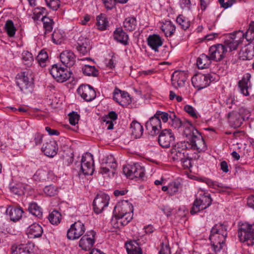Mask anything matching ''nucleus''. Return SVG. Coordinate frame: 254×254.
<instances>
[{"label": "nucleus", "instance_id": "obj_1", "mask_svg": "<svg viewBox=\"0 0 254 254\" xmlns=\"http://www.w3.org/2000/svg\"><path fill=\"white\" fill-rule=\"evenodd\" d=\"M185 129L183 135L188 139V146L198 152L205 151L207 149L205 142L199 131L193 126L187 122L184 124Z\"/></svg>", "mask_w": 254, "mask_h": 254}, {"label": "nucleus", "instance_id": "obj_2", "mask_svg": "<svg viewBox=\"0 0 254 254\" xmlns=\"http://www.w3.org/2000/svg\"><path fill=\"white\" fill-rule=\"evenodd\" d=\"M227 236V226L223 223L215 224L211 229L209 240L215 252L220 251Z\"/></svg>", "mask_w": 254, "mask_h": 254}, {"label": "nucleus", "instance_id": "obj_3", "mask_svg": "<svg viewBox=\"0 0 254 254\" xmlns=\"http://www.w3.org/2000/svg\"><path fill=\"white\" fill-rule=\"evenodd\" d=\"M238 237L240 240L248 246L254 245V225L248 223L239 224Z\"/></svg>", "mask_w": 254, "mask_h": 254}, {"label": "nucleus", "instance_id": "obj_4", "mask_svg": "<svg viewBox=\"0 0 254 254\" xmlns=\"http://www.w3.org/2000/svg\"><path fill=\"white\" fill-rule=\"evenodd\" d=\"M16 84L20 90L25 93H31L33 89V78L31 73L24 71L17 75Z\"/></svg>", "mask_w": 254, "mask_h": 254}, {"label": "nucleus", "instance_id": "obj_5", "mask_svg": "<svg viewBox=\"0 0 254 254\" xmlns=\"http://www.w3.org/2000/svg\"><path fill=\"white\" fill-rule=\"evenodd\" d=\"M145 169L138 163L133 165L128 164L124 166L123 173L131 179H142L144 176Z\"/></svg>", "mask_w": 254, "mask_h": 254}, {"label": "nucleus", "instance_id": "obj_6", "mask_svg": "<svg viewBox=\"0 0 254 254\" xmlns=\"http://www.w3.org/2000/svg\"><path fill=\"white\" fill-rule=\"evenodd\" d=\"M118 223L122 226L127 225L133 217V206L130 204L123 205L121 211L116 216Z\"/></svg>", "mask_w": 254, "mask_h": 254}, {"label": "nucleus", "instance_id": "obj_7", "mask_svg": "<svg viewBox=\"0 0 254 254\" xmlns=\"http://www.w3.org/2000/svg\"><path fill=\"white\" fill-rule=\"evenodd\" d=\"M80 169L84 175H92L94 171V160L93 155L89 153H86L82 155Z\"/></svg>", "mask_w": 254, "mask_h": 254}, {"label": "nucleus", "instance_id": "obj_8", "mask_svg": "<svg viewBox=\"0 0 254 254\" xmlns=\"http://www.w3.org/2000/svg\"><path fill=\"white\" fill-rule=\"evenodd\" d=\"M188 148V142L184 141L178 143L171 150V156L172 159L177 162L184 159V157L188 155L186 150Z\"/></svg>", "mask_w": 254, "mask_h": 254}, {"label": "nucleus", "instance_id": "obj_9", "mask_svg": "<svg viewBox=\"0 0 254 254\" xmlns=\"http://www.w3.org/2000/svg\"><path fill=\"white\" fill-rule=\"evenodd\" d=\"M213 80L214 78L209 74L198 73L194 75L191 78L192 85L198 90L206 87L209 85L210 82Z\"/></svg>", "mask_w": 254, "mask_h": 254}, {"label": "nucleus", "instance_id": "obj_10", "mask_svg": "<svg viewBox=\"0 0 254 254\" xmlns=\"http://www.w3.org/2000/svg\"><path fill=\"white\" fill-rule=\"evenodd\" d=\"M50 73L59 82H64L68 80L71 76V72L67 69L59 66L57 64L52 66Z\"/></svg>", "mask_w": 254, "mask_h": 254}, {"label": "nucleus", "instance_id": "obj_11", "mask_svg": "<svg viewBox=\"0 0 254 254\" xmlns=\"http://www.w3.org/2000/svg\"><path fill=\"white\" fill-rule=\"evenodd\" d=\"M212 201L210 195H203L200 198L195 199L190 211L191 214H195L201 210L207 208L211 205Z\"/></svg>", "mask_w": 254, "mask_h": 254}, {"label": "nucleus", "instance_id": "obj_12", "mask_svg": "<svg viewBox=\"0 0 254 254\" xmlns=\"http://www.w3.org/2000/svg\"><path fill=\"white\" fill-rule=\"evenodd\" d=\"M85 231L84 224L80 221L74 222L67 232V238L69 240H76L83 235Z\"/></svg>", "mask_w": 254, "mask_h": 254}, {"label": "nucleus", "instance_id": "obj_13", "mask_svg": "<svg viewBox=\"0 0 254 254\" xmlns=\"http://www.w3.org/2000/svg\"><path fill=\"white\" fill-rule=\"evenodd\" d=\"M158 142L163 148H168L175 143V136L170 129H163L158 137Z\"/></svg>", "mask_w": 254, "mask_h": 254}, {"label": "nucleus", "instance_id": "obj_14", "mask_svg": "<svg viewBox=\"0 0 254 254\" xmlns=\"http://www.w3.org/2000/svg\"><path fill=\"white\" fill-rule=\"evenodd\" d=\"M110 200V196L105 193H100L97 195L93 202V210L95 213H101L104 209L108 206Z\"/></svg>", "mask_w": 254, "mask_h": 254}, {"label": "nucleus", "instance_id": "obj_15", "mask_svg": "<svg viewBox=\"0 0 254 254\" xmlns=\"http://www.w3.org/2000/svg\"><path fill=\"white\" fill-rule=\"evenodd\" d=\"M226 50L223 44H216L209 49V56L212 61L216 62L222 60L225 57Z\"/></svg>", "mask_w": 254, "mask_h": 254}, {"label": "nucleus", "instance_id": "obj_16", "mask_svg": "<svg viewBox=\"0 0 254 254\" xmlns=\"http://www.w3.org/2000/svg\"><path fill=\"white\" fill-rule=\"evenodd\" d=\"M77 93L85 101L90 102L96 97V92L93 88L89 85H81L77 89Z\"/></svg>", "mask_w": 254, "mask_h": 254}, {"label": "nucleus", "instance_id": "obj_17", "mask_svg": "<svg viewBox=\"0 0 254 254\" xmlns=\"http://www.w3.org/2000/svg\"><path fill=\"white\" fill-rule=\"evenodd\" d=\"M96 233L91 231L84 235L79 242V246L84 251H89L93 247L95 243Z\"/></svg>", "mask_w": 254, "mask_h": 254}, {"label": "nucleus", "instance_id": "obj_18", "mask_svg": "<svg viewBox=\"0 0 254 254\" xmlns=\"http://www.w3.org/2000/svg\"><path fill=\"white\" fill-rule=\"evenodd\" d=\"M145 127L149 134L155 135L162 128L161 121L154 115L146 123Z\"/></svg>", "mask_w": 254, "mask_h": 254}, {"label": "nucleus", "instance_id": "obj_19", "mask_svg": "<svg viewBox=\"0 0 254 254\" xmlns=\"http://www.w3.org/2000/svg\"><path fill=\"white\" fill-rule=\"evenodd\" d=\"M188 78L187 74L184 71H176L172 76V83L175 88L183 87Z\"/></svg>", "mask_w": 254, "mask_h": 254}, {"label": "nucleus", "instance_id": "obj_20", "mask_svg": "<svg viewBox=\"0 0 254 254\" xmlns=\"http://www.w3.org/2000/svg\"><path fill=\"white\" fill-rule=\"evenodd\" d=\"M44 154L50 157H53L57 154L58 147L57 142L50 140L44 143L41 149Z\"/></svg>", "mask_w": 254, "mask_h": 254}, {"label": "nucleus", "instance_id": "obj_21", "mask_svg": "<svg viewBox=\"0 0 254 254\" xmlns=\"http://www.w3.org/2000/svg\"><path fill=\"white\" fill-rule=\"evenodd\" d=\"M243 111V109H241L240 113L233 111L228 114L229 123L232 127L237 128L242 125L245 120V117H243L241 114Z\"/></svg>", "mask_w": 254, "mask_h": 254}, {"label": "nucleus", "instance_id": "obj_22", "mask_svg": "<svg viewBox=\"0 0 254 254\" xmlns=\"http://www.w3.org/2000/svg\"><path fill=\"white\" fill-rule=\"evenodd\" d=\"M62 63L67 67L72 66L75 63V56L71 51H63L60 55Z\"/></svg>", "mask_w": 254, "mask_h": 254}, {"label": "nucleus", "instance_id": "obj_23", "mask_svg": "<svg viewBox=\"0 0 254 254\" xmlns=\"http://www.w3.org/2000/svg\"><path fill=\"white\" fill-rule=\"evenodd\" d=\"M77 44V50L83 55L86 54L91 49L89 40L82 36L79 37Z\"/></svg>", "mask_w": 254, "mask_h": 254}, {"label": "nucleus", "instance_id": "obj_24", "mask_svg": "<svg viewBox=\"0 0 254 254\" xmlns=\"http://www.w3.org/2000/svg\"><path fill=\"white\" fill-rule=\"evenodd\" d=\"M147 43L149 46L155 52L158 51V48L163 44L161 38L157 34L150 35L147 38Z\"/></svg>", "mask_w": 254, "mask_h": 254}, {"label": "nucleus", "instance_id": "obj_25", "mask_svg": "<svg viewBox=\"0 0 254 254\" xmlns=\"http://www.w3.org/2000/svg\"><path fill=\"white\" fill-rule=\"evenodd\" d=\"M254 57V49L252 45L250 44L242 48L239 53L240 59L242 60H250Z\"/></svg>", "mask_w": 254, "mask_h": 254}, {"label": "nucleus", "instance_id": "obj_26", "mask_svg": "<svg viewBox=\"0 0 254 254\" xmlns=\"http://www.w3.org/2000/svg\"><path fill=\"white\" fill-rule=\"evenodd\" d=\"M250 78L251 75L249 73H247L238 82V88L240 92L246 96L249 95V87L248 86V83Z\"/></svg>", "mask_w": 254, "mask_h": 254}, {"label": "nucleus", "instance_id": "obj_27", "mask_svg": "<svg viewBox=\"0 0 254 254\" xmlns=\"http://www.w3.org/2000/svg\"><path fill=\"white\" fill-rule=\"evenodd\" d=\"M31 246H33L31 243L20 244L18 246L13 245L11 248V254H30L32 251Z\"/></svg>", "mask_w": 254, "mask_h": 254}, {"label": "nucleus", "instance_id": "obj_28", "mask_svg": "<svg viewBox=\"0 0 254 254\" xmlns=\"http://www.w3.org/2000/svg\"><path fill=\"white\" fill-rule=\"evenodd\" d=\"M6 213L9 214L11 220L15 222L22 217L23 211L20 207L9 206L6 209Z\"/></svg>", "mask_w": 254, "mask_h": 254}, {"label": "nucleus", "instance_id": "obj_29", "mask_svg": "<svg viewBox=\"0 0 254 254\" xmlns=\"http://www.w3.org/2000/svg\"><path fill=\"white\" fill-rule=\"evenodd\" d=\"M114 39L124 45L128 44V36L122 28H118L114 32Z\"/></svg>", "mask_w": 254, "mask_h": 254}, {"label": "nucleus", "instance_id": "obj_30", "mask_svg": "<svg viewBox=\"0 0 254 254\" xmlns=\"http://www.w3.org/2000/svg\"><path fill=\"white\" fill-rule=\"evenodd\" d=\"M43 232L42 227L37 223H33L28 228V233L31 238L40 237Z\"/></svg>", "mask_w": 254, "mask_h": 254}, {"label": "nucleus", "instance_id": "obj_31", "mask_svg": "<svg viewBox=\"0 0 254 254\" xmlns=\"http://www.w3.org/2000/svg\"><path fill=\"white\" fill-rule=\"evenodd\" d=\"M212 61L209 55L202 54L197 58L196 64L199 68H206L211 64Z\"/></svg>", "mask_w": 254, "mask_h": 254}, {"label": "nucleus", "instance_id": "obj_32", "mask_svg": "<svg viewBox=\"0 0 254 254\" xmlns=\"http://www.w3.org/2000/svg\"><path fill=\"white\" fill-rule=\"evenodd\" d=\"M118 115L114 111L110 112L108 114L103 118V121L105 123V126L107 129H113V121L117 119Z\"/></svg>", "mask_w": 254, "mask_h": 254}, {"label": "nucleus", "instance_id": "obj_33", "mask_svg": "<svg viewBox=\"0 0 254 254\" xmlns=\"http://www.w3.org/2000/svg\"><path fill=\"white\" fill-rule=\"evenodd\" d=\"M228 37L240 46L246 39V33L242 30H238L230 34Z\"/></svg>", "mask_w": 254, "mask_h": 254}, {"label": "nucleus", "instance_id": "obj_34", "mask_svg": "<svg viewBox=\"0 0 254 254\" xmlns=\"http://www.w3.org/2000/svg\"><path fill=\"white\" fill-rule=\"evenodd\" d=\"M131 133L135 138L140 137L143 133V128L141 124L136 121H133L130 124Z\"/></svg>", "mask_w": 254, "mask_h": 254}, {"label": "nucleus", "instance_id": "obj_35", "mask_svg": "<svg viewBox=\"0 0 254 254\" xmlns=\"http://www.w3.org/2000/svg\"><path fill=\"white\" fill-rule=\"evenodd\" d=\"M28 210L32 215L39 218L42 217L43 212L42 208L35 202H32L29 204Z\"/></svg>", "mask_w": 254, "mask_h": 254}, {"label": "nucleus", "instance_id": "obj_36", "mask_svg": "<svg viewBox=\"0 0 254 254\" xmlns=\"http://www.w3.org/2000/svg\"><path fill=\"white\" fill-rule=\"evenodd\" d=\"M137 21L133 17H128L126 18L124 22L125 28L129 31H132L136 28Z\"/></svg>", "mask_w": 254, "mask_h": 254}, {"label": "nucleus", "instance_id": "obj_37", "mask_svg": "<svg viewBox=\"0 0 254 254\" xmlns=\"http://www.w3.org/2000/svg\"><path fill=\"white\" fill-rule=\"evenodd\" d=\"M126 246L128 254H142L141 249L135 241L128 243Z\"/></svg>", "mask_w": 254, "mask_h": 254}, {"label": "nucleus", "instance_id": "obj_38", "mask_svg": "<svg viewBox=\"0 0 254 254\" xmlns=\"http://www.w3.org/2000/svg\"><path fill=\"white\" fill-rule=\"evenodd\" d=\"M96 19L98 28L101 30L106 29L109 26V21L106 15L104 14H101L97 17Z\"/></svg>", "mask_w": 254, "mask_h": 254}, {"label": "nucleus", "instance_id": "obj_39", "mask_svg": "<svg viewBox=\"0 0 254 254\" xmlns=\"http://www.w3.org/2000/svg\"><path fill=\"white\" fill-rule=\"evenodd\" d=\"M84 74L87 76H97L98 74V70L94 66L85 65L82 68Z\"/></svg>", "mask_w": 254, "mask_h": 254}, {"label": "nucleus", "instance_id": "obj_40", "mask_svg": "<svg viewBox=\"0 0 254 254\" xmlns=\"http://www.w3.org/2000/svg\"><path fill=\"white\" fill-rule=\"evenodd\" d=\"M42 21L43 22L45 33L51 32L53 30V26L54 23L53 19L46 16H44L42 17Z\"/></svg>", "mask_w": 254, "mask_h": 254}, {"label": "nucleus", "instance_id": "obj_41", "mask_svg": "<svg viewBox=\"0 0 254 254\" xmlns=\"http://www.w3.org/2000/svg\"><path fill=\"white\" fill-rule=\"evenodd\" d=\"M223 47H225L226 50V53L231 52L234 50H236L237 48L239 46L235 42L233 41L229 37L226 39L223 44Z\"/></svg>", "mask_w": 254, "mask_h": 254}, {"label": "nucleus", "instance_id": "obj_42", "mask_svg": "<svg viewBox=\"0 0 254 254\" xmlns=\"http://www.w3.org/2000/svg\"><path fill=\"white\" fill-rule=\"evenodd\" d=\"M176 22L184 30H187L190 26V21L183 15H179L177 17Z\"/></svg>", "mask_w": 254, "mask_h": 254}, {"label": "nucleus", "instance_id": "obj_43", "mask_svg": "<svg viewBox=\"0 0 254 254\" xmlns=\"http://www.w3.org/2000/svg\"><path fill=\"white\" fill-rule=\"evenodd\" d=\"M4 29L8 36L12 37L14 36L16 29L11 20H8L6 22Z\"/></svg>", "mask_w": 254, "mask_h": 254}, {"label": "nucleus", "instance_id": "obj_44", "mask_svg": "<svg viewBox=\"0 0 254 254\" xmlns=\"http://www.w3.org/2000/svg\"><path fill=\"white\" fill-rule=\"evenodd\" d=\"M22 60L25 65L30 66L32 64L33 58L31 53L28 51H24L22 54Z\"/></svg>", "mask_w": 254, "mask_h": 254}, {"label": "nucleus", "instance_id": "obj_45", "mask_svg": "<svg viewBox=\"0 0 254 254\" xmlns=\"http://www.w3.org/2000/svg\"><path fill=\"white\" fill-rule=\"evenodd\" d=\"M64 34L58 30H55L52 34V41L56 44H60L64 39Z\"/></svg>", "mask_w": 254, "mask_h": 254}, {"label": "nucleus", "instance_id": "obj_46", "mask_svg": "<svg viewBox=\"0 0 254 254\" xmlns=\"http://www.w3.org/2000/svg\"><path fill=\"white\" fill-rule=\"evenodd\" d=\"M10 190L14 194L21 195L24 194L25 188L22 184L19 183L11 187Z\"/></svg>", "mask_w": 254, "mask_h": 254}, {"label": "nucleus", "instance_id": "obj_47", "mask_svg": "<svg viewBox=\"0 0 254 254\" xmlns=\"http://www.w3.org/2000/svg\"><path fill=\"white\" fill-rule=\"evenodd\" d=\"M247 41H252L254 40V21L251 22L249 28L245 32Z\"/></svg>", "mask_w": 254, "mask_h": 254}, {"label": "nucleus", "instance_id": "obj_48", "mask_svg": "<svg viewBox=\"0 0 254 254\" xmlns=\"http://www.w3.org/2000/svg\"><path fill=\"white\" fill-rule=\"evenodd\" d=\"M105 163L107 166H109L111 169H113V174L115 173V169L117 167V164L115 159L112 155L108 156L105 161L103 163Z\"/></svg>", "mask_w": 254, "mask_h": 254}, {"label": "nucleus", "instance_id": "obj_49", "mask_svg": "<svg viewBox=\"0 0 254 254\" xmlns=\"http://www.w3.org/2000/svg\"><path fill=\"white\" fill-rule=\"evenodd\" d=\"M61 214L58 211H53L49 216V220L52 224H58L60 222Z\"/></svg>", "mask_w": 254, "mask_h": 254}, {"label": "nucleus", "instance_id": "obj_50", "mask_svg": "<svg viewBox=\"0 0 254 254\" xmlns=\"http://www.w3.org/2000/svg\"><path fill=\"white\" fill-rule=\"evenodd\" d=\"M169 119L171 121V125L173 127L177 128L180 127L182 125V122L179 118L177 117L174 113L170 115Z\"/></svg>", "mask_w": 254, "mask_h": 254}, {"label": "nucleus", "instance_id": "obj_51", "mask_svg": "<svg viewBox=\"0 0 254 254\" xmlns=\"http://www.w3.org/2000/svg\"><path fill=\"white\" fill-rule=\"evenodd\" d=\"M120 94L122 100L120 101V103H121L122 106H126L131 102L130 97L127 92L121 91V93Z\"/></svg>", "mask_w": 254, "mask_h": 254}, {"label": "nucleus", "instance_id": "obj_52", "mask_svg": "<svg viewBox=\"0 0 254 254\" xmlns=\"http://www.w3.org/2000/svg\"><path fill=\"white\" fill-rule=\"evenodd\" d=\"M162 29L164 32L166 36H171L174 34L176 27L174 25L170 22L166 25L165 28H164L163 26Z\"/></svg>", "mask_w": 254, "mask_h": 254}, {"label": "nucleus", "instance_id": "obj_53", "mask_svg": "<svg viewBox=\"0 0 254 254\" xmlns=\"http://www.w3.org/2000/svg\"><path fill=\"white\" fill-rule=\"evenodd\" d=\"M47 6L53 10H57L60 6L59 0H45Z\"/></svg>", "mask_w": 254, "mask_h": 254}, {"label": "nucleus", "instance_id": "obj_54", "mask_svg": "<svg viewBox=\"0 0 254 254\" xmlns=\"http://www.w3.org/2000/svg\"><path fill=\"white\" fill-rule=\"evenodd\" d=\"M154 115L156 117H158L160 121L162 120L164 123H166L168 121L170 116L168 113L160 111H157Z\"/></svg>", "mask_w": 254, "mask_h": 254}, {"label": "nucleus", "instance_id": "obj_55", "mask_svg": "<svg viewBox=\"0 0 254 254\" xmlns=\"http://www.w3.org/2000/svg\"><path fill=\"white\" fill-rule=\"evenodd\" d=\"M68 116L69 122L71 125L75 126L76 124L78 123L79 119V115L77 113L73 112L71 113H69Z\"/></svg>", "mask_w": 254, "mask_h": 254}, {"label": "nucleus", "instance_id": "obj_56", "mask_svg": "<svg viewBox=\"0 0 254 254\" xmlns=\"http://www.w3.org/2000/svg\"><path fill=\"white\" fill-rule=\"evenodd\" d=\"M45 193L48 196H52L57 194V188L52 185L46 186L44 190Z\"/></svg>", "mask_w": 254, "mask_h": 254}, {"label": "nucleus", "instance_id": "obj_57", "mask_svg": "<svg viewBox=\"0 0 254 254\" xmlns=\"http://www.w3.org/2000/svg\"><path fill=\"white\" fill-rule=\"evenodd\" d=\"M48 54L47 52L44 50L41 51L37 57V61L40 64L42 63H44L48 59Z\"/></svg>", "mask_w": 254, "mask_h": 254}, {"label": "nucleus", "instance_id": "obj_58", "mask_svg": "<svg viewBox=\"0 0 254 254\" xmlns=\"http://www.w3.org/2000/svg\"><path fill=\"white\" fill-rule=\"evenodd\" d=\"M181 184L179 182H174L169 185V194L171 195H174L176 192H178V189Z\"/></svg>", "mask_w": 254, "mask_h": 254}, {"label": "nucleus", "instance_id": "obj_59", "mask_svg": "<svg viewBox=\"0 0 254 254\" xmlns=\"http://www.w3.org/2000/svg\"><path fill=\"white\" fill-rule=\"evenodd\" d=\"M103 3L108 10L112 9L115 7L116 2L115 0H102Z\"/></svg>", "mask_w": 254, "mask_h": 254}, {"label": "nucleus", "instance_id": "obj_60", "mask_svg": "<svg viewBox=\"0 0 254 254\" xmlns=\"http://www.w3.org/2000/svg\"><path fill=\"white\" fill-rule=\"evenodd\" d=\"M185 110L193 118H197V115L196 114L194 109L190 105H186L185 107Z\"/></svg>", "mask_w": 254, "mask_h": 254}, {"label": "nucleus", "instance_id": "obj_61", "mask_svg": "<svg viewBox=\"0 0 254 254\" xmlns=\"http://www.w3.org/2000/svg\"><path fill=\"white\" fill-rule=\"evenodd\" d=\"M121 93V90L119 89L116 88L114 92V100L118 103L120 105H121V103H120V101L121 100V98L120 93Z\"/></svg>", "mask_w": 254, "mask_h": 254}, {"label": "nucleus", "instance_id": "obj_62", "mask_svg": "<svg viewBox=\"0 0 254 254\" xmlns=\"http://www.w3.org/2000/svg\"><path fill=\"white\" fill-rule=\"evenodd\" d=\"M183 166L186 168H190L191 167V159L189 157L188 155L184 157L181 161Z\"/></svg>", "mask_w": 254, "mask_h": 254}, {"label": "nucleus", "instance_id": "obj_63", "mask_svg": "<svg viewBox=\"0 0 254 254\" xmlns=\"http://www.w3.org/2000/svg\"><path fill=\"white\" fill-rule=\"evenodd\" d=\"M43 137V135L39 132H37L34 135V141L36 145L40 144L42 143Z\"/></svg>", "mask_w": 254, "mask_h": 254}, {"label": "nucleus", "instance_id": "obj_64", "mask_svg": "<svg viewBox=\"0 0 254 254\" xmlns=\"http://www.w3.org/2000/svg\"><path fill=\"white\" fill-rule=\"evenodd\" d=\"M180 4L183 9H189L190 5V0H180Z\"/></svg>", "mask_w": 254, "mask_h": 254}]
</instances>
